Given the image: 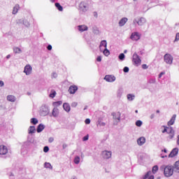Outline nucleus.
<instances>
[{"instance_id": "46", "label": "nucleus", "mask_w": 179, "mask_h": 179, "mask_svg": "<svg viewBox=\"0 0 179 179\" xmlns=\"http://www.w3.org/2000/svg\"><path fill=\"white\" fill-rule=\"evenodd\" d=\"M47 48L49 51H51V50H52V46L51 45H49Z\"/></svg>"}, {"instance_id": "58", "label": "nucleus", "mask_w": 179, "mask_h": 179, "mask_svg": "<svg viewBox=\"0 0 179 179\" xmlns=\"http://www.w3.org/2000/svg\"><path fill=\"white\" fill-rule=\"evenodd\" d=\"M102 125H106V124H104V123H102Z\"/></svg>"}, {"instance_id": "10", "label": "nucleus", "mask_w": 179, "mask_h": 179, "mask_svg": "<svg viewBox=\"0 0 179 179\" xmlns=\"http://www.w3.org/2000/svg\"><path fill=\"white\" fill-rule=\"evenodd\" d=\"M77 90H78V86L71 85L69 89V92L70 93V94H75Z\"/></svg>"}, {"instance_id": "4", "label": "nucleus", "mask_w": 179, "mask_h": 179, "mask_svg": "<svg viewBox=\"0 0 179 179\" xmlns=\"http://www.w3.org/2000/svg\"><path fill=\"white\" fill-rule=\"evenodd\" d=\"M164 59L166 64H169V65H171V64H173V57L169 53L166 54L164 56Z\"/></svg>"}, {"instance_id": "56", "label": "nucleus", "mask_w": 179, "mask_h": 179, "mask_svg": "<svg viewBox=\"0 0 179 179\" xmlns=\"http://www.w3.org/2000/svg\"><path fill=\"white\" fill-rule=\"evenodd\" d=\"M157 113H160V110H157Z\"/></svg>"}, {"instance_id": "6", "label": "nucleus", "mask_w": 179, "mask_h": 179, "mask_svg": "<svg viewBox=\"0 0 179 179\" xmlns=\"http://www.w3.org/2000/svg\"><path fill=\"white\" fill-rule=\"evenodd\" d=\"M130 38L133 40V41H138L141 38V35L138 32H134L131 34Z\"/></svg>"}, {"instance_id": "11", "label": "nucleus", "mask_w": 179, "mask_h": 179, "mask_svg": "<svg viewBox=\"0 0 179 179\" xmlns=\"http://www.w3.org/2000/svg\"><path fill=\"white\" fill-rule=\"evenodd\" d=\"M102 156L103 159H110L111 157V151H103L102 152Z\"/></svg>"}, {"instance_id": "12", "label": "nucleus", "mask_w": 179, "mask_h": 179, "mask_svg": "<svg viewBox=\"0 0 179 179\" xmlns=\"http://www.w3.org/2000/svg\"><path fill=\"white\" fill-rule=\"evenodd\" d=\"M178 155V148H173L172 151L169 155V157H174Z\"/></svg>"}, {"instance_id": "35", "label": "nucleus", "mask_w": 179, "mask_h": 179, "mask_svg": "<svg viewBox=\"0 0 179 179\" xmlns=\"http://www.w3.org/2000/svg\"><path fill=\"white\" fill-rule=\"evenodd\" d=\"M45 167L46 169H52V166H51V164L48 162L45 163Z\"/></svg>"}, {"instance_id": "5", "label": "nucleus", "mask_w": 179, "mask_h": 179, "mask_svg": "<svg viewBox=\"0 0 179 179\" xmlns=\"http://www.w3.org/2000/svg\"><path fill=\"white\" fill-rule=\"evenodd\" d=\"M89 9V7L85 4V2L82 1L79 4V10L81 12H87V10Z\"/></svg>"}, {"instance_id": "13", "label": "nucleus", "mask_w": 179, "mask_h": 179, "mask_svg": "<svg viewBox=\"0 0 179 179\" xmlns=\"http://www.w3.org/2000/svg\"><path fill=\"white\" fill-rule=\"evenodd\" d=\"M176 118H177V115H173L171 120L168 122L169 127L174 124V122H176Z\"/></svg>"}, {"instance_id": "23", "label": "nucleus", "mask_w": 179, "mask_h": 179, "mask_svg": "<svg viewBox=\"0 0 179 179\" xmlns=\"http://www.w3.org/2000/svg\"><path fill=\"white\" fill-rule=\"evenodd\" d=\"M55 6L60 12H62V10H64V8L62 7V6H61V4H59V3H56Z\"/></svg>"}, {"instance_id": "60", "label": "nucleus", "mask_w": 179, "mask_h": 179, "mask_svg": "<svg viewBox=\"0 0 179 179\" xmlns=\"http://www.w3.org/2000/svg\"><path fill=\"white\" fill-rule=\"evenodd\" d=\"M157 179H160V177H158Z\"/></svg>"}, {"instance_id": "2", "label": "nucleus", "mask_w": 179, "mask_h": 179, "mask_svg": "<svg viewBox=\"0 0 179 179\" xmlns=\"http://www.w3.org/2000/svg\"><path fill=\"white\" fill-rule=\"evenodd\" d=\"M164 132L169 134V139H173L174 138V129H173V127H165L162 131L163 134H164Z\"/></svg>"}, {"instance_id": "34", "label": "nucleus", "mask_w": 179, "mask_h": 179, "mask_svg": "<svg viewBox=\"0 0 179 179\" xmlns=\"http://www.w3.org/2000/svg\"><path fill=\"white\" fill-rule=\"evenodd\" d=\"M134 97H135V96L129 94L127 95V99L128 100H129L130 101H132V100H134Z\"/></svg>"}, {"instance_id": "21", "label": "nucleus", "mask_w": 179, "mask_h": 179, "mask_svg": "<svg viewBox=\"0 0 179 179\" xmlns=\"http://www.w3.org/2000/svg\"><path fill=\"white\" fill-rule=\"evenodd\" d=\"M55 96H57V92H55L54 90H52L50 94H49V97H50V99H54Z\"/></svg>"}, {"instance_id": "55", "label": "nucleus", "mask_w": 179, "mask_h": 179, "mask_svg": "<svg viewBox=\"0 0 179 179\" xmlns=\"http://www.w3.org/2000/svg\"><path fill=\"white\" fill-rule=\"evenodd\" d=\"M162 152H164V153H167V150L164 149V150H162Z\"/></svg>"}, {"instance_id": "19", "label": "nucleus", "mask_w": 179, "mask_h": 179, "mask_svg": "<svg viewBox=\"0 0 179 179\" xmlns=\"http://www.w3.org/2000/svg\"><path fill=\"white\" fill-rule=\"evenodd\" d=\"M7 100H8V101H11V103H13V102L15 101L16 98H15V96H13V95H8V96H7Z\"/></svg>"}, {"instance_id": "1", "label": "nucleus", "mask_w": 179, "mask_h": 179, "mask_svg": "<svg viewBox=\"0 0 179 179\" xmlns=\"http://www.w3.org/2000/svg\"><path fill=\"white\" fill-rule=\"evenodd\" d=\"M162 169H164V174L165 177H171V176L174 174V166H162Z\"/></svg>"}, {"instance_id": "36", "label": "nucleus", "mask_w": 179, "mask_h": 179, "mask_svg": "<svg viewBox=\"0 0 179 179\" xmlns=\"http://www.w3.org/2000/svg\"><path fill=\"white\" fill-rule=\"evenodd\" d=\"M125 58V55H124V53H121L119 55V59H120L121 61H123V59H124Z\"/></svg>"}, {"instance_id": "30", "label": "nucleus", "mask_w": 179, "mask_h": 179, "mask_svg": "<svg viewBox=\"0 0 179 179\" xmlns=\"http://www.w3.org/2000/svg\"><path fill=\"white\" fill-rule=\"evenodd\" d=\"M31 122L34 124V125H36V124H38V120L34 117L31 119Z\"/></svg>"}, {"instance_id": "26", "label": "nucleus", "mask_w": 179, "mask_h": 179, "mask_svg": "<svg viewBox=\"0 0 179 179\" xmlns=\"http://www.w3.org/2000/svg\"><path fill=\"white\" fill-rule=\"evenodd\" d=\"M62 104V101H55L52 103V105L54 107H59V106H61Z\"/></svg>"}, {"instance_id": "9", "label": "nucleus", "mask_w": 179, "mask_h": 179, "mask_svg": "<svg viewBox=\"0 0 179 179\" xmlns=\"http://www.w3.org/2000/svg\"><path fill=\"white\" fill-rule=\"evenodd\" d=\"M31 71H33L31 66H30L29 64L25 66L24 72V73H26V75H30V73H31Z\"/></svg>"}, {"instance_id": "50", "label": "nucleus", "mask_w": 179, "mask_h": 179, "mask_svg": "<svg viewBox=\"0 0 179 179\" xmlns=\"http://www.w3.org/2000/svg\"><path fill=\"white\" fill-rule=\"evenodd\" d=\"M163 75H164V73L162 72L159 75V78H162V76H163Z\"/></svg>"}, {"instance_id": "42", "label": "nucleus", "mask_w": 179, "mask_h": 179, "mask_svg": "<svg viewBox=\"0 0 179 179\" xmlns=\"http://www.w3.org/2000/svg\"><path fill=\"white\" fill-rule=\"evenodd\" d=\"M149 83H156V80L155 79H150L149 80Z\"/></svg>"}, {"instance_id": "7", "label": "nucleus", "mask_w": 179, "mask_h": 179, "mask_svg": "<svg viewBox=\"0 0 179 179\" xmlns=\"http://www.w3.org/2000/svg\"><path fill=\"white\" fill-rule=\"evenodd\" d=\"M8 153V147L3 145H0V155H4Z\"/></svg>"}, {"instance_id": "41", "label": "nucleus", "mask_w": 179, "mask_h": 179, "mask_svg": "<svg viewBox=\"0 0 179 179\" xmlns=\"http://www.w3.org/2000/svg\"><path fill=\"white\" fill-rule=\"evenodd\" d=\"M179 40V33L176 34L175 41H178Z\"/></svg>"}, {"instance_id": "59", "label": "nucleus", "mask_w": 179, "mask_h": 179, "mask_svg": "<svg viewBox=\"0 0 179 179\" xmlns=\"http://www.w3.org/2000/svg\"><path fill=\"white\" fill-rule=\"evenodd\" d=\"M102 125H106V124H104V123H102Z\"/></svg>"}, {"instance_id": "24", "label": "nucleus", "mask_w": 179, "mask_h": 179, "mask_svg": "<svg viewBox=\"0 0 179 179\" xmlns=\"http://www.w3.org/2000/svg\"><path fill=\"white\" fill-rule=\"evenodd\" d=\"M19 10V4L15 5L13 10V15H16Z\"/></svg>"}, {"instance_id": "43", "label": "nucleus", "mask_w": 179, "mask_h": 179, "mask_svg": "<svg viewBox=\"0 0 179 179\" xmlns=\"http://www.w3.org/2000/svg\"><path fill=\"white\" fill-rule=\"evenodd\" d=\"M142 68H143V69H148V68H149V67L146 64H143Z\"/></svg>"}, {"instance_id": "3", "label": "nucleus", "mask_w": 179, "mask_h": 179, "mask_svg": "<svg viewBox=\"0 0 179 179\" xmlns=\"http://www.w3.org/2000/svg\"><path fill=\"white\" fill-rule=\"evenodd\" d=\"M132 61H133L134 65H135L136 66H139V65H141V58H139V56L136 53L134 54Z\"/></svg>"}, {"instance_id": "44", "label": "nucleus", "mask_w": 179, "mask_h": 179, "mask_svg": "<svg viewBox=\"0 0 179 179\" xmlns=\"http://www.w3.org/2000/svg\"><path fill=\"white\" fill-rule=\"evenodd\" d=\"M85 124H90V119H86L85 121Z\"/></svg>"}, {"instance_id": "51", "label": "nucleus", "mask_w": 179, "mask_h": 179, "mask_svg": "<svg viewBox=\"0 0 179 179\" xmlns=\"http://www.w3.org/2000/svg\"><path fill=\"white\" fill-rule=\"evenodd\" d=\"M53 141H54V138H50L49 139V142H53Z\"/></svg>"}, {"instance_id": "18", "label": "nucleus", "mask_w": 179, "mask_h": 179, "mask_svg": "<svg viewBox=\"0 0 179 179\" xmlns=\"http://www.w3.org/2000/svg\"><path fill=\"white\" fill-rule=\"evenodd\" d=\"M59 114V111L57 108H54L52 110V115L53 117H58V115Z\"/></svg>"}, {"instance_id": "31", "label": "nucleus", "mask_w": 179, "mask_h": 179, "mask_svg": "<svg viewBox=\"0 0 179 179\" xmlns=\"http://www.w3.org/2000/svg\"><path fill=\"white\" fill-rule=\"evenodd\" d=\"M80 162V158L79 157H76L74 159V163L76 164H79Z\"/></svg>"}, {"instance_id": "49", "label": "nucleus", "mask_w": 179, "mask_h": 179, "mask_svg": "<svg viewBox=\"0 0 179 179\" xmlns=\"http://www.w3.org/2000/svg\"><path fill=\"white\" fill-rule=\"evenodd\" d=\"M93 15L94 16V17H97V12H94Z\"/></svg>"}, {"instance_id": "28", "label": "nucleus", "mask_w": 179, "mask_h": 179, "mask_svg": "<svg viewBox=\"0 0 179 179\" xmlns=\"http://www.w3.org/2000/svg\"><path fill=\"white\" fill-rule=\"evenodd\" d=\"M103 52L104 55H106V57H108V55H110V51L107 50V48H103Z\"/></svg>"}, {"instance_id": "25", "label": "nucleus", "mask_w": 179, "mask_h": 179, "mask_svg": "<svg viewBox=\"0 0 179 179\" xmlns=\"http://www.w3.org/2000/svg\"><path fill=\"white\" fill-rule=\"evenodd\" d=\"M43 129H44V126L41 124L38 126L36 131L37 132H41L43 131Z\"/></svg>"}, {"instance_id": "52", "label": "nucleus", "mask_w": 179, "mask_h": 179, "mask_svg": "<svg viewBox=\"0 0 179 179\" xmlns=\"http://www.w3.org/2000/svg\"><path fill=\"white\" fill-rule=\"evenodd\" d=\"M67 147L66 144H63V149H65Z\"/></svg>"}, {"instance_id": "15", "label": "nucleus", "mask_w": 179, "mask_h": 179, "mask_svg": "<svg viewBox=\"0 0 179 179\" xmlns=\"http://www.w3.org/2000/svg\"><path fill=\"white\" fill-rule=\"evenodd\" d=\"M146 19L143 17L136 18L134 20V23H145Z\"/></svg>"}, {"instance_id": "37", "label": "nucleus", "mask_w": 179, "mask_h": 179, "mask_svg": "<svg viewBox=\"0 0 179 179\" xmlns=\"http://www.w3.org/2000/svg\"><path fill=\"white\" fill-rule=\"evenodd\" d=\"M136 127H142V121H141V120H137V121L136 122Z\"/></svg>"}, {"instance_id": "47", "label": "nucleus", "mask_w": 179, "mask_h": 179, "mask_svg": "<svg viewBox=\"0 0 179 179\" xmlns=\"http://www.w3.org/2000/svg\"><path fill=\"white\" fill-rule=\"evenodd\" d=\"M72 107H76V106H78V103L76 102H73L72 104H71Z\"/></svg>"}, {"instance_id": "33", "label": "nucleus", "mask_w": 179, "mask_h": 179, "mask_svg": "<svg viewBox=\"0 0 179 179\" xmlns=\"http://www.w3.org/2000/svg\"><path fill=\"white\" fill-rule=\"evenodd\" d=\"M127 22H128V18L127 17H123L120 20V21L119 22V23H127Z\"/></svg>"}, {"instance_id": "14", "label": "nucleus", "mask_w": 179, "mask_h": 179, "mask_svg": "<svg viewBox=\"0 0 179 179\" xmlns=\"http://www.w3.org/2000/svg\"><path fill=\"white\" fill-rule=\"evenodd\" d=\"M145 142H146V138H145V137H140L137 140V143L138 145H139V146H142V145H143Z\"/></svg>"}, {"instance_id": "32", "label": "nucleus", "mask_w": 179, "mask_h": 179, "mask_svg": "<svg viewBox=\"0 0 179 179\" xmlns=\"http://www.w3.org/2000/svg\"><path fill=\"white\" fill-rule=\"evenodd\" d=\"M13 51L15 54H19V52H22V50L19 48H14Z\"/></svg>"}, {"instance_id": "53", "label": "nucleus", "mask_w": 179, "mask_h": 179, "mask_svg": "<svg viewBox=\"0 0 179 179\" xmlns=\"http://www.w3.org/2000/svg\"><path fill=\"white\" fill-rule=\"evenodd\" d=\"M6 58H7V59H9V58H10V55H8L6 56Z\"/></svg>"}, {"instance_id": "38", "label": "nucleus", "mask_w": 179, "mask_h": 179, "mask_svg": "<svg viewBox=\"0 0 179 179\" xmlns=\"http://www.w3.org/2000/svg\"><path fill=\"white\" fill-rule=\"evenodd\" d=\"M48 150H50V148H48V146H45V147L43 148V152H44L45 153H47V152H48Z\"/></svg>"}, {"instance_id": "61", "label": "nucleus", "mask_w": 179, "mask_h": 179, "mask_svg": "<svg viewBox=\"0 0 179 179\" xmlns=\"http://www.w3.org/2000/svg\"><path fill=\"white\" fill-rule=\"evenodd\" d=\"M134 1H136V0H134Z\"/></svg>"}, {"instance_id": "29", "label": "nucleus", "mask_w": 179, "mask_h": 179, "mask_svg": "<svg viewBox=\"0 0 179 179\" xmlns=\"http://www.w3.org/2000/svg\"><path fill=\"white\" fill-rule=\"evenodd\" d=\"M34 131H36V127L31 126L29 129V134H34Z\"/></svg>"}, {"instance_id": "39", "label": "nucleus", "mask_w": 179, "mask_h": 179, "mask_svg": "<svg viewBox=\"0 0 179 179\" xmlns=\"http://www.w3.org/2000/svg\"><path fill=\"white\" fill-rule=\"evenodd\" d=\"M89 140V135H87L83 137V141H86Z\"/></svg>"}, {"instance_id": "40", "label": "nucleus", "mask_w": 179, "mask_h": 179, "mask_svg": "<svg viewBox=\"0 0 179 179\" xmlns=\"http://www.w3.org/2000/svg\"><path fill=\"white\" fill-rule=\"evenodd\" d=\"M124 72L127 73V72H129V68L125 66L123 69Z\"/></svg>"}, {"instance_id": "57", "label": "nucleus", "mask_w": 179, "mask_h": 179, "mask_svg": "<svg viewBox=\"0 0 179 179\" xmlns=\"http://www.w3.org/2000/svg\"><path fill=\"white\" fill-rule=\"evenodd\" d=\"M135 113H138V110H136L135 111Z\"/></svg>"}, {"instance_id": "48", "label": "nucleus", "mask_w": 179, "mask_h": 179, "mask_svg": "<svg viewBox=\"0 0 179 179\" xmlns=\"http://www.w3.org/2000/svg\"><path fill=\"white\" fill-rule=\"evenodd\" d=\"M4 83L3 81L0 80V87H2V86H3Z\"/></svg>"}, {"instance_id": "45", "label": "nucleus", "mask_w": 179, "mask_h": 179, "mask_svg": "<svg viewBox=\"0 0 179 179\" xmlns=\"http://www.w3.org/2000/svg\"><path fill=\"white\" fill-rule=\"evenodd\" d=\"M96 61L98 62H101V57L99 56L97 58H96Z\"/></svg>"}, {"instance_id": "17", "label": "nucleus", "mask_w": 179, "mask_h": 179, "mask_svg": "<svg viewBox=\"0 0 179 179\" xmlns=\"http://www.w3.org/2000/svg\"><path fill=\"white\" fill-rule=\"evenodd\" d=\"M63 108L65 110V111H66V113H69V111H71V106H69V103H64Z\"/></svg>"}, {"instance_id": "22", "label": "nucleus", "mask_w": 179, "mask_h": 179, "mask_svg": "<svg viewBox=\"0 0 179 179\" xmlns=\"http://www.w3.org/2000/svg\"><path fill=\"white\" fill-rule=\"evenodd\" d=\"M157 171H159V166L157 165H155L152 167V173L153 174H156V173H157Z\"/></svg>"}, {"instance_id": "20", "label": "nucleus", "mask_w": 179, "mask_h": 179, "mask_svg": "<svg viewBox=\"0 0 179 179\" xmlns=\"http://www.w3.org/2000/svg\"><path fill=\"white\" fill-rule=\"evenodd\" d=\"M78 29L80 31H86V30H87V26L80 25V26H78Z\"/></svg>"}, {"instance_id": "54", "label": "nucleus", "mask_w": 179, "mask_h": 179, "mask_svg": "<svg viewBox=\"0 0 179 179\" xmlns=\"http://www.w3.org/2000/svg\"><path fill=\"white\" fill-rule=\"evenodd\" d=\"M177 143H178V145H179V135L178 136Z\"/></svg>"}, {"instance_id": "16", "label": "nucleus", "mask_w": 179, "mask_h": 179, "mask_svg": "<svg viewBox=\"0 0 179 179\" xmlns=\"http://www.w3.org/2000/svg\"><path fill=\"white\" fill-rule=\"evenodd\" d=\"M100 50H104V48H107V41H102L99 45Z\"/></svg>"}, {"instance_id": "8", "label": "nucleus", "mask_w": 179, "mask_h": 179, "mask_svg": "<svg viewBox=\"0 0 179 179\" xmlns=\"http://www.w3.org/2000/svg\"><path fill=\"white\" fill-rule=\"evenodd\" d=\"M104 79L105 80H106V82L113 83V82H115V76L113 75H106Z\"/></svg>"}, {"instance_id": "27", "label": "nucleus", "mask_w": 179, "mask_h": 179, "mask_svg": "<svg viewBox=\"0 0 179 179\" xmlns=\"http://www.w3.org/2000/svg\"><path fill=\"white\" fill-rule=\"evenodd\" d=\"M173 167L177 171H179V160L175 162Z\"/></svg>"}]
</instances>
